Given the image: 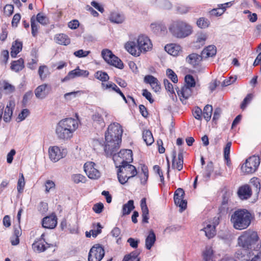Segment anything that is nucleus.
<instances>
[{
  "mask_svg": "<svg viewBox=\"0 0 261 261\" xmlns=\"http://www.w3.org/2000/svg\"><path fill=\"white\" fill-rule=\"evenodd\" d=\"M122 133V127L119 123L114 122L109 125L105 133V151L107 154H112L118 150Z\"/></svg>",
  "mask_w": 261,
  "mask_h": 261,
  "instance_id": "obj_1",
  "label": "nucleus"
},
{
  "mask_svg": "<svg viewBox=\"0 0 261 261\" xmlns=\"http://www.w3.org/2000/svg\"><path fill=\"white\" fill-rule=\"evenodd\" d=\"M253 217L251 214L246 209H240L234 211L231 216L230 222L233 227L238 230L247 228Z\"/></svg>",
  "mask_w": 261,
  "mask_h": 261,
  "instance_id": "obj_2",
  "label": "nucleus"
},
{
  "mask_svg": "<svg viewBox=\"0 0 261 261\" xmlns=\"http://www.w3.org/2000/svg\"><path fill=\"white\" fill-rule=\"evenodd\" d=\"M168 30L174 37L178 39L187 37L193 33L192 25L181 19L172 21L168 26Z\"/></svg>",
  "mask_w": 261,
  "mask_h": 261,
  "instance_id": "obj_3",
  "label": "nucleus"
},
{
  "mask_svg": "<svg viewBox=\"0 0 261 261\" xmlns=\"http://www.w3.org/2000/svg\"><path fill=\"white\" fill-rule=\"evenodd\" d=\"M259 237L256 232L248 229L244 231L238 239L239 245L243 249L252 250L257 243Z\"/></svg>",
  "mask_w": 261,
  "mask_h": 261,
  "instance_id": "obj_4",
  "label": "nucleus"
},
{
  "mask_svg": "<svg viewBox=\"0 0 261 261\" xmlns=\"http://www.w3.org/2000/svg\"><path fill=\"white\" fill-rule=\"evenodd\" d=\"M118 179L122 185L125 184L128 179L134 177L137 174L136 167L129 163L118 165Z\"/></svg>",
  "mask_w": 261,
  "mask_h": 261,
  "instance_id": "obj_5",
  "label": "nucleus"
},
{
  "mask_svg": "<svg viewBox=\"0 0 261 261\" xmlns=\"http://www.w3.org/2000/svg\"><path fill=\"white\" fill-rule=\"evenodd\" d=\"M116 152H114L112 154H107L113 156L116 167L118 168V165L129 163L133 161V153L131 150L122 149L118 153H116Z\"/></svg>",
  "mask_w": 261,
  "mask_h": 261,
  "instance_id": "obj_6",
  "label": "nucleus"
},
{
  "mask_svg": "<svg viewBox=\"0 0 261 261\" xmlns=\"http://www.w3.org/2000/svg\"><path fill=\"white\" fill-rule=\"evenodd\" d=\"M237 257L242 261H261V251L243 249L238 252Z\"/></svg>",
  "mask_w": 261,
  "mask_h": 261,
  "instance_id": "obj_7",
  "label": "nucleus"
},
{
  "mask_svg": "<svg viewBox=\"0 0 261 261\" xmlns=\"http://www.w3.org/2000/svg\"><path fill=\"white\" fill-rule=\"evenodd\" d=\"M101 56L105 61L109 64L113 65L119 69H122L124 67L122 62L120 59L114 55L112 52L108 49H103L101 51Z\"/></svg>",
  "mask_w": 261,
  "mask_h": 261,
  "instance_id": "obj_8",
  "label": "nucleus"
},
{
  "mask_svg": "<svg viewBox=\"0 0 261 261\" xmlns=\"http://www.w3.org/2000/svg\"><path fill=\"white\" fill-rule=\"evenodd\" d=\"M259 164V158L253 155L247 159L245 163L242 166V171L247 174L252 173L256 170Z\"/></svg>",
  "mask_w": 261,
  "mask_h": 261,
  "instance_id": "obj_9",
  "label": "nucleus"
},
{
  "mask_svg": "<svg viewBox=\"0 0 261 261\" xmlns=\"http://www.w3.org/2000/svg\"><path fill=\"white\" fill-rule=\"evenodd\" d=\"M105 255V250L100 244L94 245L90 249L88 261H100Z\"/></svg>",
  "mask_w": 261,
  "mask_h": 261,
  "instance_id": "obj_10",
  "label": "nucleus"
},
{
  "mask_svg": "<svg viewBox=\"0 0 261 261\" xmlns=\"http://www.w3.org/2000/svg\"><path fill=\"white\" fill-rule=\"evenodd\" d=\"M67 152L66 149L61 148L57 146L50 147L48 149L49 159L54 162H57L61 159L64 158Z\"/></svg>",
  "mask_w": 261,
  "mask_h": 261,
  "instance_id": "obj_11",
  "label": "nucleus"
},
{
  "mask_svg": "<svg viewBox=\"0 0 261 261\" xmlns=\"http://www.w3.org/2000/svg\"><path fill=\"white\" fill-rule=\"evenodd\" d=\"M137 43L140 54L150 50L152 47L150 40L145 35L139 36L137 38Z\"/></svg>",
  "mask_w": 261,
  "mask_h": 261,
  "instance_id": "obj_12",
  "label": "nucleus"
},
{
  "mask_svg": "<svg viewBox=\"0 0 261 261\" xmlns=\"http://www.w3.org/2000/svg\"><path fill=\"white\" fill-rule=\"evenodd\" d=\"M95 167V164L92 162H87L84 165V171L91 179H97L100 176V172Z\"/></svg>",
  "mask_w": 261,
  "mask_h": 261,
  "instance_id": "obj_13",
  "label": "nucleus"
},
{
  "mask_svg": "<svg viewBox=\"0 0 261 261\" xmlns=\"http://www.w3.org/2000/svg\"><path fill=\"white\" fill-rule=\"evenodd\" d=\"M59 122L62 123L63 126L68 129L72 135L79 126L78 120L72 118L62 119Z\"/></svg>",
  "mask_w": 261,
  "mask_h": 261,
  "instance_id": "obj_14",
  "label": "nucleus"
},
{
  "mask_svg": "<svg viewBox=\"0 0 261 261\" xmlns=\"http://www.w3.org/2000/svg\"><path fill=\"white\" fill-rule=\"evenodd\" d=\"M56 134L57 137L62 140H68L70 139L73 136L68 129L63 126L62 124L59 122L56 126Z\"/></svg>",
  "mask_w": 261,
  "mask_h": 261,
  "instance_id": "obj_15",
  "label": "nucleus"
},
{
  "mask_svg": "<svg viewBox=\"0 0 261 261\" xmlns=\"http://www.w3.org/2000/svg\"><path fill=\"white\" fill-rule=\"evenodd\" d=\"M52 246L53 244L46 242L45 240H36L32 244V249L37 253H41Z\"/></svg>",
  "mask_w": 261,
  "mask_h": 261,
  "instance_id": "obj_16",
  "label": "nucleus"
},
{
  "mask_svg": "<svg viewBox=\"0 0 261 261\" xmlns=\"http://www.w3.org/2000/svg\"><path fill=\"white\" fill-rule=\"evenodd\" d=\"M124 47L126 50L134 56L138 57L141 54L138 46L137 38L127 41L125 44Z\"/></svg>",
  "mask_w": 261,
  "mask_h": 261,
  "instance_id": "obj_17",
  "label": "nucleus"
},
{
  "mask_svg": "<svg viewBox=\"0 0 261 261\" xmlns=\"http://www.w3.org/2000/svg\"><path fill=\"white\" fill-rule=\"evenodd\" d=\"M15 106V102L10 100L7 103L4 111L3 119L5 122H9L11 121L13 114V110Z\"/></svg>",
  "mask_w": 261,
  "mask_h": 261,
  "instance_id": "obj_18",
  "label": "nucleus"
},
{
  "mask_svg": "<svg viewBox=\"0 0 261 261\" xmlns=\"http://www.w3.org/2000/svg\"><path fill=\"white\" fill-rule=\"evenodd\" d=\"M89 75V72L87 70H81L79 68L70 71L65 77L64 80H69L79 76L87 77Z\"/></svg>",
  "mask_w": 261,
  "mask_h": 261,
  "instance_id": "obj_19",
  "label": "nucleus"
},
{
  "mask_svg": "<svg viewBox=\"0 0 261 261\" xmlns=\"http://www.w3.org/2000/svg\"><path fill=\"white\" fill-rule=\"evenodd\" d=\"M57 224V218L55 215H51L44 218L42 222L43 227L49 229L55 228Z\"/></svg>",
  "mask_w": 261,
  "mask_h": 261,
  "instance_id": "obj_20",
  "label": "nucleus"
},
{
  "mask_svg": "<svg viewBox=\"0 0 261 261\" xmlns=\"http://www.w3.org/2000/svg\"><path fill=\"white\" fill-rule=\"evenodd\" d=\"M192 88L185 85L180 90L177 91V94L183 103L184 100H187L192 95L193 92Z\"/></svg>",
  "mask_w": 261,
  "mask_h": 261,
  "instance_id": "obj_21",
  "label": "nucleus"
},
{
  "mask_svg": "<svg viewBox=\"0 0 261 261\" xmlns=\"http://www.w3.org/2000/svg\"><path fill=\"white\" fill-rule=\"evenodd\" d=\"M172 167L173 169H176L180 171L183 168V154L179 152L178 154V158L176 159V152L174 151L172 154Z\"/></svg>",
  "mask_w": 261,
  "mask_h": 261,
  "instance_id": "obj_22",
  "label": "nucleus"
},
{
  "mask_svg": "<svg viewBox=\"0 0 261 261\" xmlns=\"http://www.w3.org/2000/svg\"><path fill=\"white\" fill-rule=\"evenodd\" d=\"M251 194V189L248 185H244L241 187L238 191V196L242 200L248 199L250 197Z\"/></svg>",
  "mask_w": 261,
  "mask_h": 261,
  "instance_id": "obj_23",
  "label": "nucleus"
},
{
  "mask_svg": "<svg viewBox=\"0 0 261 261\" xmlns=\"http://www.w3.org/2000/svg\"><path fill=\"white\" fill-rule=\"evenodd\" d=\"M165 50L170 55L176 56L181 51V46L177 44H167L165 46Z\"/></svg>",
  "mask_w": 261,
  "mask_h": 261,
  "instance_id": "obj_24",
  "label": "nucleus"
},
{
  "mask_svg": "<svg viewBox=\"0 0 261 261\" xmlns=\"http://www.w3.org/2000/svg\"><path fill=\"white\" fill-rule=\"evenodd\" d=\"M49 86L47 84H43L38 86L35 90V94L36 97L39 99L44 98L48 94L46 89Z\"/></svg>",
  "mask_w": 261,
  "mask_h": 261,
  "instance_id": "obj_25",
  "label": "nucleus"
},
{
  "mask_svg": "<svg viewBox=\"0 0 261 261\" xmlns=\"http://www.w3.org/2000/svg\"><path fill=\"white\" fill-rule=\"evenodd\" d=\"M141 207L142 213V222L144 223H148V220L149 219V211L146 204V199L145 198L142 199L141 200Z\"/></svg>",
  "mask_w": 261,
  "mask_h": 261,
  "instance_id": "obj_26",
  "label": "nucleus"
},
{
  "mask_svg": "<svg viewBox=\"0 0 261 261\" xmlns=\"http://www.w3.org/2000/svg\"><path fill=\"white\" fill-rule=\"evenodd\" d=\"M110 21L114 23H121L124 20L125 17L124 15L117 12H111L109 16Z\"/></svg>",
  "mask_w": 261,
  "mask_h": 261,
  "instance_id": "obj_27",
  "label": "nucleus"
},
{
  "mask_svg": "<svg viewBox=\"0 0 261 261\" xmlns=\"http://www.w3.org/2000/svg\"><path fill=\"white\" fill-rule=\"evenodd\" d=\"M54 39L57 43L61 45H67L70 42L69 38L64 34H57Z\"/></svg>",
  "mask_w": 261,
  "mask_h": 261,
  "instance_id": "obj_28",
  "label": "nucleus"
},
{
  "mask_svg": "<svg viewBox=\"0 0 261 261\" xmlns=\"http://www.w3.org/2000/svg\"><path fill=\"white\" fill-rule=\"evenodd\" d=\"M217 49L214 45H209L205 48L202 51L201 56L203 58L212 57L216 55Z\"/></svg>",
  "mask_w": 261,
  "mask_h": 261,
  "instance_id": "obj_29",
  "label": "nucleus"
},
{
  "mask_svg": "<svg viewBox=\"0 0 261 261\" xmlns=\"http://www.w3.org/2000/svg\"><path fill=\"white\" fill-rule=\"evenodd\" d=\"M156 240L155 233L152 230L149 232L148 236L145 239V247L148 250H150L154 245Z\"/></svg>",
  "mask_w": 261,
  "mask_h": 261,
  "instance_id": "obj_30",
  "label": "nucleus"
},
{
  "mask_svg": "<svg viewBox=\"0 0 261 261\" xmlns=\"http://www.w3.org/2000/svg\"><path fill=\"white\" fill-rule=\"evenodd\" d=\"M202 257L203 261H214V251L211 247H205L202 253Z\"/></svg>",
  "mask_w": 261,
  "mask_h": 261,
  "instance_id": "obj_31",
  "label": "nucleus"
},
{
  "mask_svg": "<svg viewBox=\"0 0 261 261\" xmlns=\"http://www.w3.org/2000/svg\"><path fill=\"white\" fill-rule=\"evenodd\" d=\"M93 124L95 127L98 126L103 127L105 126V123L101 115L98 113H95L92 116Z\"/></svg>",
  "mask_w": 261,
  "mask_h": 261,
  "instance_id": "obj_32",
  "label": "nucleus"
},
{
  "mask_svg": "<svg viewBox=\"0 0 261 261\" xmlns=\"http://www.w3.org/2000/svg\"><path fill=\"white\" fill-rule=\"evenodd\" d=\"M202 57V56H200L197 54H191L187 57L186 61L188 63L194 66L196 64H198V63L201 60Z\"/></svg>",
  "mask_w": 261,
  "mask_h": 261,
  "instance_id": "obj_33",
  "label": "nucleus"
},
{
  "mask_svg": "<svg viewBox=\"0 0 261 261\" xmlns=\"http://www.w3.org/2000/svg\"><path fill=\"white\" fill-rule=\"evenodd\" d=\"M205 236L208 238H213L216 234L215 225H212L211 223H206V226L203 228Z\"/></svg>",
  "mask_w": 261,
  "mask_h": 261,
  "instance_id": "obj_34",
  "label": "nucleus"
},
{
  "mask_svg": "<svg viewBox=\"0 0 261 261\" xmlns=\"http://www.w3.org/2000/svg\"><path fill=\"white\" fill-rule=\"evenodd\" d=\"M24 61L22 58H20L17 61H13L11 63V68L15 72L21 70L24 68Z\"/></svg>",
  "mask_w": 261,
  "mask_h": 261,
  "instance_id": "obj_35",
  "label": "nucleus"
},
{
  "mask_svg": "<svg viewBox=\"0 0 261 261\" xmlns=\"http://www.w3.org/2000/svg\"><path fill=\"white\" fill-rule=\"evenodd\" d=\"M22 47V44L20 42L16 41L13 43L11 51V56L12 58L16 57V55L21 50Z\"/></svg>",
  "mask_w": 261,
  "mask_h": 261,
  "instance_id": "obj_36",
  "label": "nucleus"
},
{
  "mask_svg": "<svg viewBox=\"0 0 261 261\" xmlns=\"http://www.w3.org/2000/svg\"><path fill=\"white\" fill-rule=\"evenodd\" d=\"M150 29L154 33H158L159 31H164L166 29L165 25L160 21L153 22L150 24Z\"/></svg>",
  "mask_w": 261,
  "mask_h": 261,
  "instance_id": "obj_37",
  "label": "nucleus"
},
{
  "mask_svg": "<svg viewBox=\"0 0 261 261\" xmlns=\"http://www.w3.org/2000/svg\"><path fill=\"white\" fill-rule=\"evenodd\" d=\"M135 208L134 201L129 200L126 203L124 204L122 207V216L128 215L131 211Z\"/></svg>",
  "mask_w": 261,
  "mask_h": 261,
  "instance_id": "obj_38",
  "label": "nucleus"
},
{
  "mask_svg": "<svg viewBox=\"0 0 261 261\" xmlns=\"http://www.w3.org/2000/svg\"><path fill=\"white\" fill-rule=\"evenodd\" d=\"M142 138L147 145H150L154 142L152 134L150 130H144L142 133Z\"/></svg>",
  "mask_w": 261,
  "mask_h": 261,
  "instance_id": "obj_39",
  "label": "nucleus"
},
{
  "mask_svg": "<svg viewBox=\"0 0 261 261\" xmlns=\"http://www.w3.org/2000/svg\"><path fill=\"white\" fill-rule=\"evenodd\" d=\"M38 74L40 79L44 81L50 74L47 66L46 65L40 66L38 69Z\"/></svg>",
  "mask_w": 261,
  "mask_h": 261,
  "instance_id": "obj_40",
  "label": "nucleus"
},
{
  "mask_svg": "<svg viewBox=\"0 0 261 261\" xmlns=\"http://www.w3.org/2000/svg\"><path fill=\"white\" fill-rule=\"evenodd\" d=\"M213 107L211 105H206L203 111V116L206 121H208L212 117Z\"/></svg>",
  "mask_w": 261,
  "mask_h": 261,
  "instance_id": "obj_41",
  "label": "nucleus"
},
{
  "mask_svg": "<svg viewBox=\"0 0 261 261\" xmlns=\"http://www.w3.org/2000/svg\"><path fill=\"white\" fill-rule=\"evenodd\" d=\"M83 93V92L82 91H73L65 93L64 95V97L66 100L70 101L81 96Z\"/></svg>",
  "mask_w": 261,
  "mask_h": 261,
  "instance_id": "obj_42",
  "label": "nucleus"
},
{
  "mask_svg": "<svg viewBox=\"0 0 261 261\" xmlns=\"http://www.w3.org/2000/svg\"><path fill=\"white\" fill-rule=\"evenodd\" d=\"M197 25L201 29H205L209 27L210 21L205 17H200L197 20Z\"/></svg>",
  "mask_w": 261,
  "mask_h": 261,
  "instance_id": "obj_43",
  "label": "nucleus"
},
{
  "mask_svg": "<svg viewBox=\"0 0 261 261\" xmlns=\"http://www.w3.org/2000/svg\"><path fill=\"white\" fill-rule=\"evenodd\" d=\"M156 5L159 8L164 10H169L172 7L171 3L168 0H158Z\"/></svg>",
  "mask_w": 261,
  "mask_h": 261,
  "instance_id": "obj_44",
  "label": "nucleus"
},
{
  "mask_svg": "<svg viewBox=\"0 0 261 261\" xmlns=\"http://www.w3.org/2000/svg\"><path fill=\"white\" fill-rule=\"evenodd\" d=\"M94 76L96 79L102 81V82H106L109 80V76L108 74L102 71H97L94 75Z\"/></svg>",
  "mask_w": 261,
  "mask_h": 261,
  "instance_id": "obj_45",
  "label": "nucleus"
},
{
  "mask_svg": "<svg viewBox=\"0 0 261 261\" xmlns=\"http://www.w3.org/2000/svg\"><path fill=\"white\" fill-rule=\"evenodd\" d=\"M175 204L178 206L180 208V212H182L187 208V201L181 198H176V199L174 200Z\"/></svg>",
  "mask_w": 261,
  "mask_h": 261,
  "instance_id": "obj_46",
  "label": "nucleus"
},
{
  "mask_svg": "<svg viewBox=\"0 0 261 261\" xmlns=\"http://www.w3.org/2000/svg\"><path fill=\"white\" fill-rule=\"evenodd\" d=\"M185 81L186 82L185 86L194 88L196 86V82L193 76L190 74H188L185 77Z\"/></svg>",
  "mask_w": 261,
  "mask_h": 261,
  "instance_id": "obj_47",
  "label": "nucleus"
},
{
  "mask_svg": "<svg viewBox=\"0 0 261 261\" xmlns=\"http://www.w3.org/2000/svg\"><path fill=\"white\" fill-rule=\"evenodd\" d=\"M25 186V181L22 173L19 174V177L17 182V191L19 193H22Z\"/></svg>",
  "mask_w": 261,
  "mask_h": 261,
  "instance_id": "obj_48",
  "label": "nucleus"
},
{
  "mask_svg": "<svg viewBox=\"0 0 261 261\" xmlns=\"http://www.w3.org/2000/svg\"><path fill=\"white\" fill-rule=\"evenodd\" d=\"M31 25L32 29V34L34 37H35L38 33V24L35 20V16H33L31 18Z\"/></svg>",
  "mask_w": 261,
  "mask_h": 261,
  "instance_id": "obj_49",
  "label": "nucleus"
},
{
  "mask_svg": "<svg viewBox=\"0 0 261 261\" xmlns=\"http://www.w3.org/2000/svg\"><path fill=\"white\" fill-rule=\"evenodd\" d=\"M213 163L212 162H210L207 164L206 166L205 172L204 177L206 178V179H208L210 178L211 173L213 172Z\"/></svg>",
  "mask_w": 261,
  "mask_h": 261,
  "instance_id": "obj_50",
  "label": "nucleus"
},
{
  "mask_svg": "<svg viewBox=\"0 0 261 261\" xmlns=\"http://www.w3.org/2000/svg\"><path fill=\"white\" fill-rule=\"evenodd\" d=\"M102 226L99 223L93 224V229L90 230L92 236L95 238L98 234L101 232Z\"/></svg>",
  "mask_w": 261,
  "mask_h": 261,
  "instance_id": "obj_51",
  "label": "nucleus"
},
{
  "mask_svg": "<svg viewBox=\"0 0 261 261\" xmlns=\"http://www.w3.org/2000/svg\"><path fill=\"white\" fill-rule=\"evenodd\" d=\"M166 75L174 83H177V76L172 69H167L166 70Z\"/></svg>",
  "mask_w": 261,
  "mask_h": 261,
  "instance_id": "obj_52",
  "label": "nucleus"
},
{
  "mask_svg": "<svg viewBox=\"0 0 261 261\" xmlns=\"http://www.w3.org/2000/svg\"><path fill=\"white\" fill-rule=\"evenodd\" d=\"M138 255L137 252H133L125 256L123 261H139V259L137 258Z\"/></svg>",
  "mask_w": 261,
  "mask_h": 261,
  "instance_id": "obj_53",
  "label": "nucleus"
},
{
  "mask_svg": "<svg viewBox=\"0 0 261 261\" xmlns=\"http://www.w3.org/2000/svg\"><path fill=\"white\" fill-rule=\"evenodd\" d=\"M37 21L42 25H46L48 23V18L41 13H38L36 16Z\"/></svg>",
  "mask_w": 261,
  "mask_h": 261,
  "instance_id": "obj_54",
  "label": "nucleus"
},
{
  "mask_svg": "<svg viewBox=\"0 0 261 261\" xmlns=\"http://www.w3.org/2000/svg\"><path fill=\"white\" fill-rule=\"evenodd\" d=\"M207 38V35L206 33H200L197 36L196 42L203 45L204 44Z\"/></svg>",
  "mask_w": 261,
  "mask_h": 261,
  "instance_id": "obj_55",
  "label": "nucleus"
},
{
  "mask_svg": "<svg viewBox=\"0 0 261 261\" xmlns=\"http://www.w3.org/2000/svg\"><path fill=\"white\" fill-rule=\"evenodd\" d=\"M72 179L74 182L79 184L80 182H84L85 180V177L82 174H77L73 175Z\"/></svg>",
  "mask_w": 261,
  "mask_h": 261,
  "instance_id": "obj_56",
  "label": "nucleus"
},
{
  "mask_svg": "<svg viewBox=\"0 0 261 261\" xmlns=\"http://www.w3.org/2000/svg\"><path fill=\"white\" fill-rule=\"evenodd\" d=\"M231 146V142H228L227 143V144L224 149V158L227 161L229 160V154H230Z\"/></svg>",
  "mask_w": 261,
  "mask_h": 261,
  "instance_id": "obj_57",
  "label": "nucleus"
},
{
  "mask_svg": "<svg viewBox=\"0 0 261 261\" xmlns=\"http://www.w3.org/2000/svg\"><path fill=\"white\" fill-rule=\"evenodd\" d=\"M224 12V10H223L220 7L217 8L213 9L210 11V14L212 16H219L223 14Z\"/></svg>",
  "mask_w": 261,
  "mask_h": 261,
  "instance_id": "obj_58",
  "label": "nucleus"
},
{
  "mask_svg": "<svg viewBox=\"0 0 261 261\" xmlns=\"http://www.w3.org/2000/svg\"><path fill=\"white\" fill-rule=\"evenodd\" d=\"M190 10V8L184 5H179L176 7V11L180 14H184L188 13Z\"/></svg>",
  "mask_w": 261,
  "mask_h": 261,
  "instance_id": "obj_59",
  "label": "nucleus"
},
{
  "mask_svg": "<svg viewBox=\"0 0 261 261\" xmlns=\"http://www.w3.org/2000/svg\"><path fill=\"white\" fill-rule=\"evenodd\" d=\"M55 182L51 180H47L45 183V192L48 193L50 190L55 188Z\"/></svg>",
  "mask_w": 261,
  "mask_h": 261,
  "instance_id": "obj_60",
  "label": "nucleus"
},
{
  "mask_svg": "<svg viewBox=\"0 0 261 261\" xmlns=\"http://www.w3.org/2000/svg\"><path fill=\"white\" fill-rule=\"evenodd\" d=\"M90 51H85L83 49H79L74 52L73 55L78 58H83L87 57L89 54Z\"/></svg>",
  "mask_w": 261,
  "mask_h": 261,
  "instance_id": "obj_61",
  "label": "nucleus"
},
{
  "mask_svg": "<svg viewBox=\"0 0 261 261\" xmlns=\"http://www.w3.org/2000/svg\"><path fill=\"white\" fill-rule=\"evenodd\" d=\"M202 112L201 109L199 107H196L193 111V114L195 119L201 120L202 119Z\"/></svg>",
  "mask_w": 261,
  "mask_h": 261,
  "instance_id": "obj_62",
  "label": "nucleus"
},
{
  "mask_svg": "<svg viewBox=\"0 0 261 261\" xmlns=\"http://www.w3.org/2000/svg\"><path fill=\"white\" fill-rule=\"evenodd\" d=\"M157 80L158 79L156 77L151 75H147L145 76L144 78V83H145L146 84H148L150 85L153 84V83L154 84V82L155 81H157Z\"/></svg>",
  "mask_w": 261,
  "mask_h": 261,
  "instance_id": "obj_63",
  "label": "nucleus"
},
{
  "mask_svg": "<svg viewBox=\"0 0 261 261\" xmlns=\"http://www.w3.org/2000/svg\"><path fill=\"white\" fill-rule=\"evenodd\" d=\"M4 89L7 93H12L15 91V87L8 82H5L3 86Z\"/></svg>",
  "mask_w": 261,
  "mask_h": 261,
  "instance_id": "obj_64",
  "label": "nucleus"
}]
</instances>
